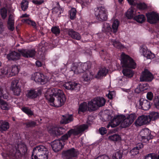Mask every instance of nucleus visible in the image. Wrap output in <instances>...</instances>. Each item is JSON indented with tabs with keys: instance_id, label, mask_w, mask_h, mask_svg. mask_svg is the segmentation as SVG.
I'll return each instance as SVG.
<instances>
[{
	"instance_id": "de8ad7c7",
	"label": "nucleus",
	"mask_w": 159,
	"mask_h": 159,
	"mask_svg": "<svg viewBox=\"0 0 159 159\" xmlns=\"http://www.w3.org/2000/svg\"><path fill=\"white\" fill-rule=\"evenodd\" d=\"M134 11L132 9H129L126 14V16L129 19H132L134 17Z\"/></svg>"
},
{
	"instance_id": "ea45409f",
	"label": "nucleus",
	"mask_w": 159,
	"mask_h": 159,
	"mask_svg": "<svg viewBox=\"0 0 159 159\" xmlns=\"http://www.w3.org/2000/svg\"><path fill=\"white\" fill-rule=\"evenodd\" d=\"M63 12V10L60 7H55L52 9V12L53 14H56L57 16H59Z\"/></svg>"
},
{
	"instance_id": "e2e57ef3",
	"label": "nucleus",
	"mask_w": 159,
	"mask_h": 159,
	"mask_svg": "<svg viewBox=\"0 0 159 159\" xmlns=\"http://www.w3.org/2000/svg\"><path fill=\"white\" fill-rule=\"evenodd\" d=\"M48 153L39 156H36V159H48Z\"/></svg>"
},
{
	"instance_id": "3c124183",
	"label": "nucleus",
	"mask_w": 159,
	"mask_h": 159,
	"mask_svg": "<svg viewBox=\"0 0 159 159\" xmlns=\"http://www.w3.org/2000/svg\"><path fill=\"white\" fill-rule=\"evenodd\" d=\"M22 111L28 115L32 116L33 115L32 111L27 107H23L22 108Z\"/></svg>"
},
{
	"instance_id": "f8f14e48",
	"label": "nucleus",
	"mask_w": 159,
	"mask_h": 159,
	"mask_svg": "<svg viewBox=\"0 0 159 159\" xmlns=\"http://www.w3.org/2000/svg\"><path fill=\"white\" fill-rule=\"evenodd\" d=\"M20 84L19 80H15L11 82V87L15 95L19 96L21 92Z\"/></svg>"
},
{
	"instance_id": "bb28decb",
	"label": "nucleus",
	"mask_w": 159,
	"mask_h": 159,
	"mask_svg": "<svg viewBox=\"0 0 159 159\" xmlns=\"http://www.w3.org/2000/svg\"><path fill=\"white\" fill-rule=\"evenodd\" d=\"M148 116V120L150 122L151 121H154L159 118V113L152 111L151 112Z\"/></svg>"
},
{
	"instance_id": "4be33fe9",
	"label": "nucleus",
	"mask_w": 159,
	"mask_h": 159,
	"mask_svg": "<svg viewBox=\"0 0 159 159\" xmlns=\"http://www.w3.org/2000/svg\"><path fill=\"white\" fill-rule=\"evenodd\" d=\"M89 108L92 109V107H89V102L88 103V105L85 102H84L81 103L79 106L78 111L79 112H84L87 111H88L89 112H92L93 111H90Z\"/></svg>"
},
{
	"instance_id": "79ce46f5",
	"label": "nucleus",
	"mask_w": 159,
	"mask_h": 159,
	"mask_svg": "<svg viewBox=\"0 0 159 159\" xmlns=\"http://www.w3.org/2000/svg\"><path fill=\"white\" fill-rule=\"evenodd\" d=\"M0 104H1V107L2 109L8 110L9 109V106L7 103L2 99H0Z\"/></svg>"
},
{
	"instance_id": "58836bf2",
	"label": "nucleus",
	"mask_w": 159,
	"mask_h": 159,
	"mask_svg": "<svg viewBox=\"0 0 159 159\" xmlns=\"http://www.w3.org/2000/svg\"><path fill=\"white\" fill-rule=\"evenodd\" d=\"M102 30L105 33H107L112 31V30L109 23L105 22L103 25Z\"/></svg>"
},
{
	"instance_id": "a19ab883",
	"label": "nucleus",
	"mask_w": 159,
	"mask_h": 159,
	"mask_svg": "<svg viewBox=\"0 0 159 159\" xmlns=\"http://www.w3.org/2000/svg\"><path fill=\"white\" fill-rule=\"evenodd\" d=\"M135 20L138 22L142 23L145 20V16L143 15H139L134 17Z\"/></svg>"
},
{
	"instance_id": "7ed1b4c3",
	"label": "nucleus",
	"mask_w": 159,
	"mask_h": 159,
	"mask_svg": "<svg viewBox=\"0 0 159 159\" xmlns=\"http://www.w3.org/2000/svg\"><path fill=\"white\" fill-rule=\"evenodd\" d=\"M121 64L123 67L132 69H135L136 66V64L133 59L124 53L121 55Z\"/></svg>"
},
{
	"instance_id": "ddd939ff",
	"label": "nucleus",
	"mask_w": 159,
	"mask_h": 159,
	"mask_svg": "<svg viewBox=\"0 0 159 159\" xmlns=\"http://www.w3.org/2000/svg\"><path fill=\"white\" fill-rule=\"evenodd\" d=\"M21 55L26 58L33 57L35 55L36 52L34 49H21L18 50Z\"/></svg>"
},
{
	"instance_id": "4468645a",
	"label": "nucleus",
	"mask_w": 159,
	"mask_h": 159,
	"mask_svg": "<svg viewBox=\"0 0 159 159\" xmlns=\"http://www.w3.org/2000/svg\"><path fill=\"white\" fill-rule=\"evenodd\" d=\"M149 122L148 116L142 115L138 117L135 120L134 124L136 126H141Z\"/></svg>"
},
{
	"instance_id": "680f3d73",
	"label": "nucleus",
	"mask_w": 159,
	"mask_h": 159,
	"mask_svg": "<svg viewBox=\"0 0 159 159\" xmlns=\"http://www.w3.org/2000/svg\"><path fill=\"white\" fill-rule=\"evenodd\" d=\"M1 15L2 18L4 19L7 16V11L5 8H2L1 10Z\"/></svg>"
},
{
	"instance_id": "a878e982",
	"label": "nucleus",
	"mask_w": 159,
	"mask_h": 159,
	"mask_svg": "<svg viewBox=\"0 0 159 159\" xmlns=\"http://www.w3.org/2000/svg\"><path fill=\"white\" fill-rule=\"evenodd\" d=\"M122 72L123 75L126 78H131L133 76L134 74V72L133 70L126 68L123 69L122 71Z\"/></svg>"
},
{
	"instance_id": "7c9ffc66",
	"label": "nucleus",
	"mask_w": 159,
	"mask_h": 159,
	"mask_svg": "<svg viewBox=\"0 0 159 159\" xmlns=\"http://www.w3.org/2000/svg\"><path fill=\"white\" fill-rule=\"evenodd\" d=\"M9 128V123L4 121L1 123L0 125V131L2 132L7 130Z\"/></svg>"
},
{
	"instance_id": "052dcab7",
	"label": "nucleus",
	"mask_w": 159,
	"mask_h": 159,
	"mask_svg": "<svg viewBox=\"0 0 159 159\" xmlns=\"http://www.w3.org/2000/svg\"><path fill=\"white\" fill-rule=\"evenodd\" d=\"M70 136V130L68 131L67 134H66L63 135L61 137V139L60 140L62 141V143L63 142L68 139V137Z\"/></svg>"
},
{
	"instance_id": "8fccbe9b",
	"label": "nucleus",
	"mask_w": 159,
	"mask_h": 159,
	"mask_svg": "<svg viewBox=\"0 0 159 159\" xmlns=\"http://www.w3.org/2000/svg\"><path fill=\"white\" fill-rule=\"evenodd\" d=\"M9 67H2L0 69V75H6L8 74Z\"/></svg>"
},
{
	"instance_id": "c03bdc74",
	"label": "nucleus",
	"mask_w": 159,
	"mask_h": 159,
	"mask_svg": "<svg viewBox=\"0 0 159 159\" xmlns=\"http://www.w3.org/2000/svg\"><path fill=\"white\" fill-rule=\"evenodd\" d=\"M28 2L27 1L23 0L21 3V7L22 10L23 11L26 10L28 7Z\"/></svg>"
},
{
	"instance_id": "dca6fc26",
	"label": "nucleus",
	"mask_w": 159,
	"mask_h": 159,
	"mask_svg": "<svg viewBox=\"0 0 159 159\" xmlns=\"http://www.w3.org/2000/svg\"><path fill=\"white\" fill-rule=\"evenodd\" d=\"M122 116H117L114 117L111 120V122L107 125V127L109 128L110 126L112 128H115L119 125L122 118Z\"/></svg>"
},
{
	"instance_id": "0eeeda50",
	"label": "nucleus",
	"mask_w": 159,
	"mask_h": 159,
	"mask_svg": "<svg viewBox=\"0 0 159 159\" xmlns=\"http://www.w3.org/2000/svg\"><path fill=\"white\" fill-rule=\"evenodd\" d=\"M141 139L143 142L147 143L150 140L153 139L154 136L152 134L151 131L148 128L142 130L140 132Z\"/></svg>"
},
{
	"instance_id": "f704fd0d",
	"label": "nucleus",
	"mask_w": 159,
	"mask_h": 159,
	"mask_svg": "<svg viewBox=\"0 0 159 159\" xmlns=\"http://www.w3.org/2000/svg\"><path fill=\"white\" fill-rule=\"evenodd\" d=\"M111 42L114 47L119 49H122L124 48V46L120 42L116 40H112Z\"/></svg>"
},
{
	"instance_id": "20e7f679",
	"label": "nucleus",
	"mask_w": 159,
	"mask_h": 159,
	"mask_svg": "<svg viewBox=\"0 0 159 159\" xmlns=\"http://www.w3.org/2000/svg\"><path fill=\"white\" fill-rule=\"evenodd\" d=\"M106 100L103 97H97L89 102V107H92V109L89 108L90 111H94L97 110L98 107L104 106Z\"/></svg>"
},
{
	"instance_id": "f03ea898",
	"label": "nucleus",
	"mask_w": 159,
	"mask_h": 159,
	"mask_svg": "<svg viewBox=\"0 0 159 159\" xmlns=\"http://www.w3.org/2000/svg\"><path fill=\"white\" fill-rule=\"evenodd\" d=\"M91 66V63L90 61H87L81 64L73 62L70 68V72L75 74L83 73L84 71L90 69Z\"/></svg>"
},
{
	"instance_id": "412c9836",
	"label": "nucleus",
	"mask_w": 159,
	"mask_h": 159,
	"mask_svg": "<svg viewBox=\"0 0 159 159\" xmlns=\"http://www.w3.org/2000/svg\"><path fill=\"white\" fill-rule=\"evenodd\" d=\"M65 129L62 127H54L52 128L51 133L53 136H58L63 134Z\"/></svg>"
},
{
	"instance_id": "338daca9",
	"label": "nucleus",
	"mask_w": 159,
	"mask_h": 159,
	"mask_svg": "<svg viewBox=\"0 0 159 159\" xmlns=\"http://www.w3.org/2000/svg\"><path fill=\"white\" fill-rule=\"evenodd\" d=\"M153 97V94L151 92H148L147 94V98L150 100H151Z\"/></svg>"
},
{
	"instance_id": "72a5a7b5",
	"label": "nucleus",
	"mask_w": 159,
	"mask_h": 159,
	"mask_svg": "<svg viewBox=\"0 0 159 159\" xmlns=\"http://www.w3.org/2000/svg\"><path fill=\"white\" fill-rule=\"evenodd\" d=\"M119 24L120 22L117 19L113 21L111 28L112 31L114 33L117 32Z\"/></svg>"
},
{
	"instance_id": "4d7b16f0",
	"label": "nucleus",
	"mask_w": 159,
	"mask_h": 159,
	"mask_svg": "<svg viewBox=\"0 0 159 159\" xmlns=\"http://www.w3.org/2000/svg\"><path fill=\"white\" fill-rule=\"evenodd\" d=\"M11 72L12 73L13 75H14L17 74L19 72L18 66L16 65L12 66L11 69Z\"/></svg>"
},
{
	"instance_id": "9d476101",
	"label": "nucleus",
	"mask_w": 159,
	"mask_h": 159,
	"mask_svg": "<svg viewBox=\"0 0 159 159\" xmlns=\"http://www.w3.org/2000/svg\"><path fill=\"white\" fill-rule=\"evenodd\" d=\"M153 79V75L147 69H145L141 75L140 80L141 82L152 81Z\"/></svg>"
},
{
	"instance_id": "6e6d98bb",
	"label": "nucleus",
	"mask_w": 159,
	"mask_h": 159,
	"mask_svg": "<svg viewBox=\"0 0 159 159\" xmlns=\"http://www.w3.org/2000/svg\"><path fill=\"white\" fill-rule=\"evenodd\" d=\"M52 32L56 35H58L60 33V30L58 27L54 26L51 29Z\"/></svg>"
},
{
	"instance_id": "69168bd1",
	"label": "nucleus",
	"mask_w": 159,
	"mask_h": 159,
	"mask_svg": "<svg viewBox=\"0 0 159 159\" xmlns=\"http://www.w3.org/2000/svg\"><path fill=\"white\" fill-rule=\"evenodd\" d=\"M153 155V153H149L145 157L144 159H155Z\"/></svg>"
},
{
	"instance_id": "c85d7f7f",
	"label": "nucleus",
	"mask_w": 159,
	"mask_h": 159,
	"mask_svg": "<svg viewBox=\"0 0 159 159\" xmlns=\"http://www.w3.org/2000/svg\"><path fill=\"white\" fill-rule=\"evenodd\" d=\"M91 74L89 73V74L86 73H84L81 78V80L82 82L84 84H86L88 83H89L91 79Z\"/></svg>"
},
{
	"instance_id": "e433bc0d",
	"label": "nucleus",
	"mask_w": 159,
	"mask_h": 159,
	"mask_svg": "<svg viewBox=\"0 0 159 159\" xmlns=\"http://www.w3.org/2000/svg\"><path fill=\"white\" fill-rule=\"evenodd\" d=\"M72 29H70V36L72 38L77 40H80L81 39V36L80 34L76 32L73 31Z\"/></svg>"
},
{
	"instance_id": "a211bd4d",
	"label": "nucleus",
	"mask_w": 159,
	"mask_h": 159,
	"mask_svg": "<svg viewBox=\"0 0 159 159\" xmlns=\"http://www.w3.org/2000/svg\"><path fill=\"white\" fill-rule=\"evenodd\" d=\"M140 51L142 52L143 56L147 59H151L155 56L154 54L152 53L151 51L148 50L147 48L144 46L141 48Z\"/></svg>"
},
{
	"instance_id": "cd10ccee",
	"label": "nucleus",
	"mask_w": 159,
	"mask_h": 159,
	"mask_svg": "<svg viewBox=\"0 0 159 159\" xmlns=\"http://www.w3.org/2000/svg\"><path fill=\"white\" fill-rule=\"evenodd\" d=\"M70 121V115L66 114L62 116L60 119V123L61 124H66L69 123Z\"/></svg>"
},
{
	"instance_id": "864d4df0",
	"label": "nucleus",
	"mask_w": 159,
	"mask_h": 159,
	"mask_svg": "<svg viewBox=\"0 0 159 159\" xmlns=\"http://www.w3.org/2000/svg\"><path fill=\"white\" fill-rule=\"evenodd\" d=\"M24 125H25L27 128H29L34 127L36 125V123L34 121H30L24 123Z\"/></svg>"
},
{
	"instance_id": "39448f33",
	"label": "nucleus",
	"mask_w": 159,
	"mask_h": 159,
	"mask_svg": "<svg viewBox=\"0 0 159 159\" xmlns=\"http://www.w3.org/2000/svg\"><path fill=\"white\" fill-rule=\"evenodd\" d=\"M95 14L97 19L100 21H103L107 19V12L103 6L98 7Z\"/></svg>"
},
{
	"instance_id": "13d9d810",
	"label": "nucleus",
	"mask_w": 159,
	"mask_h": 159,
	"mask_svg": "<svg viewBox=\"0 0 159 159\" xmlns=\"http://www.w3.org/2000/svg\"><path fill=\"white\" fill-rule=\"evenodd\" d=\"M8 28L9 29L11 30V31H13L14 29V20H8Z\"/></svg>"
},
{
	"instance_id": "a18cd8bd",
	"label": "nucleus",
	"mask_w": 159,
	"mask_h": 159,
	"mask_svg": "<svg viewBox=\"0 0 159 159\" xmlns=\"http://www.w3.org/2000/svg\"><path fill=\"white\" fill-rule=\"evenodd\" d=\"M77 11L76 8H72L70 10V19H74L76 16Z\"/></svg>"
},
{
	"instance_id": "9b49d317",
	"label": "nucleus",
	"mask_w": 159,
	"mask_h": 159,
	"mask_svg": "<svg viewBox=\"0 0 159 159\" xmlns=\"http://www.w3.org/2000/svg\"><path fill=\"white\" fill-rule=\"evenodd\" d=\"M137 106L138 108L145 111L148 110L151 107L150 102L143 98H140Z\"/></svg>"
},
{
	"instance_id": "1a4fd4ad",
	"label": "nucleus",
	"mask_w": 159,
	"mask_h": 159,
	"mask_svg": "<svg viewBox=\"0 0 159 159\" xmlns=\"http://www.w3.org/2000/svg\"><path fill=\"white\" fill-rule=\"evenodd\" d=\"M146 15L148 21L151 24L156 23L159 20L158 14L154 12H148L146 13Z\"/></svg>"
},
{
	"instance_id": "2eb2a0df",
	"label": "nucleus",
	"mask_w": 159,
	"mask_h": 159,
	"mask_svg": "<svg viewBox=\"0 0 159 159\" xmlns=\"http://www.w3.org/2000/svg\"><path fill=\"white\" fill-rule=\"evenodd\" d=\"M62 141L59 140H56L51 143V146L54 151L57 152L63 148Z\"/></svg>"
},
{
	"instance_id": "4c0bfd02",
	"label": "nucleus",
	"mask_w": 159,
	"mask_h": 159,
	"mask_svg": "<svg viewBox=\"0 0 159 159\" xmlns=\"http://www.w3.org/2000/svg\"><path fill=\"white\" fill-rule=\"evenodd\" d=\"M123 154V152L122 151H118L113 154L112 159H121Z\"/></svg>"
},
{
	"instance_id": "49530a36",
	"label": "nucleus",
	"mask_w": 159,
	"mask_h": 159,
	"mask_svg": "<svg viewBox=\"0 0 159 159\" xmlns=\"http://www.w3.org/2000/svg\"><path fill=\"white\" fill-rule=\"evenodd\" d=\"M62 157L64 159H69L70 149L63 151L62 153Z\"/></svg>"
},
{
	"instance_id": "c756f323",
	"label": "nucleus",
	"mask_w": 159,
	"mask_h": 159,
	"mask_svg": "<svg viewBox=\"0 0 159 159\" xmlns=\"http://www.w3.org/2000/svg\"><path fill=\"white\" fill-rule=\"evenodd\" d=\"M135 6H136L138 9L140 11H145L148 9V5L144 2L136 3Z\"/></svg>"
},
{
	"instance_id": "f257e3e1",
	"label": "nucleus",
	"mask_w": 159,
	"mask_h": 159,
	"mask_svg": "<svg viewBox=\"0 0 159 159\" xmlns=\"http://www.w3.org/2000/svg\"><path fill=\"white\" fill-rule=\"evenodd\" d=\"M55 91V93L52 92V93L45 94L46 99L50 103L52 106L60 107L63 105L66 101L65 95L60 90H58L57 89Z\"/></svg>"
},
{
	"instance_id": "774afa93",
	"label": "nucleus",
	"mask_w": 159,
	"mask_h": 159,
	"mask_svg": "<svg viewBox=\"0 0 159 159\" xmlns=\"http://www.w3.org/2000/svg\"><path fill=\"white\" fill-rule=\"evenodd\" d=\"M95 159H110L109 157L106 155H103L101 157H98Z\"/></svg>"
},
{
	"instance_id": "423d86ee",
	"label": "nucleus",
	"mask_w": 159,
	"mask_h": 159,
	"mask_svg": "<svg viewBox=\"0 0 159 159\" xmlns=\"http://www.w3.org/2000/svg\"><path fill=\"white\" fill-rule=\"evenodd\" d=\"M91 125V122L88 120L86 124H83L80 125L76 129H70V135L71 134L75 136L78 135L87 129L88 127Z\"/></svg>"
},
{
	"instance_id": "aec40b11",
	"label": "nucleus",
	"mask_w": 159,
	"mask_h": 159,
	"mask_svg": "<svg viewBox=\"0 0 159 159\" xmlns=\"http://www.w3.org/2000/svg\"><path fill=\"white\" fill-rule=\"evenodd\" d=\"M20 53L15 52L12 51L7 55V58L9 60L15 61L19 59Z\"/></svg>"
},
{
	"instance_id": "603ef678",
	"label": "nucleus",
	"mask_w": 159,
	"mask_h": 159,
	"mask_svg": "<svg viewBox=\"0 0 159 159\" xmlns=\"http://www.w3.org/2000/svg\"><path fill=\"white\" fill-rule=\"evenodd\" d=\"M99 53L101 57L103 60L105 59L107 56V53L105 50H102L100 51Z\"/></svg>"
},
{
	"instance_id": "c9c22d12",
	"label": "nucleus",
	"mask_w": 159,
	"mask_h": 159,
	"mask_svg": "<svg viewBox=\"0 0 159 159\" xmlns=\"http://www.w3.org/2000/svg\"><path fill=\"white\" fill-rule=\"evenodd\" d=\"M8 93L6 90H3L2 87H0V99H2V98L4 99H7L8 98Z\"/></svg>"
},
{
	"instance_id": "37998d69",
	"label": "nucleus",
	"mask_w": 159,
	"mask_h": 159,
	"mask_svg": "<svg viewBox=\"0 0 159 159\" xmlns=\"http://www.w3.org/2000/svg\"><path fill=\"white\" fill-rule=\"evenodd\" d=\"M109 139L113 141H117L121 139V137L118 134H115L109 136Z\"/></svg>"
},
{
	"instance_id": "09e8293b",
	"label": "nucleus",
	"mask_w": 159,
	"mask_h": 159,
	"mask_svg": "<svg viewBox=\"0 0 159 159\" xmlns=\"http://www.w3.org/2000/svg\"><path fill=\"white\" fill-rule=\"evenodd\" d=\"M145 84H140L139 87H137L135 90V92L137 93H139L140 91H143L146 90L147 88L145 87Z\"/></svg>"
},
{
	"instance_id": "6e6552de",
	"label": "nucleus",
	"mask_w": 159,
	"mask_h": 159,
	"mask_svg": "<svg viewBox=\"0 0 159 159\" xmlns=\"http://www.w3.org/2000/svg\"><path fill=\"white\" fill-rule=\"evenodd\" d=\"M45 152V154L48 153L47 149L44 146L40 145L34 148L32 154V159H36L37 155H39L42 152Z\"/></svg>"
},
{
	"instance_id": "0e129e2a",
	"label": "nucleus",
	"mask_w": 159,
	"mask_h": 159,
	"mask_svg": "<svg viewBox=\"0 0 159 159\" xmlns=\"http://www.w3.org/2000/svg\"><path fill=\"white\" fill-rule=\"evenodd\" d=\"M99 133L102 135L106 134L107 130L106 128L105 127H102L99 129Z\"/></svg>"
},
{
	"instance_id": "bf43d9fd",
	"label": "nucleus",
	"mask_w": 159,
	"mask_h": 159,
	"mask_svg": "<svg viewBox=\"0 0 159 159\" xmlns=\"http://www.w3.org/2000/svg\"><path fill=\"white\" fill-rule=\"evenodd\" d=\"M154 103L155 107L159 109V95L155 97L154 100Z\"/></svg>"
},
{
	"instance_id": "5fc2aeb1",
	"label": "nucleus",
	"mask_w": 159,
	"mask_h": 159,
	"mask_svg": "<svg viewBox=\"0 0 159 159\" xmlns=\"http://www.w3.org/2000/svg\"><path fill=\"white\" fill-rule=\"evenodd\" d=\"M136 117V114L134 113L130 114L127 118L129 119L131 122L133 123Z\"/></svg>"
},
{
	"instance_id": "2f4dec72",
	"label": "nucleus",
	"mask_w": 159,
	"mask_h": 159,
	"mask_svg": "<svg viewBox=\"0 0 159 159\" xmlns=\"http://www.w3.org/2000/svg\"><path fill=\"white\" fill-rule=\"evenodd\" d=\"M79 152L78 150L72 148L70 149V159L72 158L75 159L77 158Z\"/></svg>"
},
{
	"instance_id": "b1692460",
	"label": "nucleus",
	"mask_w": 159,
	"mask_h": 159,
	"mask_svg": "<svg viewBox=\"0 0 159 159\" xmlns=\"http://www.w3.org/2000/svg\"><path fill=\"white\" fill-rule=\"evenodd\" d=\"M143 145L142 143H139L136 145L130 151V153L133 156H134L138 154L139 150L143 148Z\"/></svg>"
},
{
	"instance_id": "6ab92c4d",
	"label": "nucleus",
	"mask_w": 159,
	"mask_h": 159,
	"mask_svg": "<svg viewBox=\"0 0 159 159\" xmlns=\"http://www.w3.org/2000/svg\"><path fill=\"white\" fill-rule=\"evenodd\" d=\"M41 93V91L40 90H31L28 92L26 95L28 98L33 99L39 96Z\"/></svg>"
},
{
	"instance_id": "393cba45",
	"label": "nucleus",
	"mask_w": 159,
	"mask_h": 159,
	"mask_svg": "<svg viewBox=\"0 0 159 159\" xmlns=\"http://www.w3.org/2000/svg\"><path fill=\"white\" fill-rule=\"evenodd\" d=\"M118 116H121L123 117L120 124H121V126L122 128H125L129 126L132 123L131 122L128 118H125V116L122 115H119Z\"/></svg>"
},
{
	"instance_id": "473e14b6",
	"label": "nucleus",
	"mask_w": 159,
	"mask_h": 159,
	"mask_svg": "<svg viewBox=\"0 0 159 159\" xmlns=\"http://www.w3.org/2000/svg\"><path fill=\"white\" fill-rule=\"evenodd\" d=\"M80 85L76 82H72L70 81V90H74L78 91L80 90Z\"/></svg>"
},
{
	"instance_id": "5701e85b",
	"label": "nucleus",
	"mask_w": 159,
	"mask_h": 159,
	"mask_svg": "<svg viewBox=\"0 0 159 159\" xmlns=\"http://www.w3.org/2000/svg\"><path fill=\"white\" fill-rule=\"evenodd\" d=\"M108 72V70L106 67L101 68L99 70L95 77L98 79H101L105 76Z\"/></svg>"
},
{
	"instance_id": "f3484780",
	"label": "nucleus",
	"mask_w": 159,
	"mask_h": 159,
	"mask_svg": "<svg viewBox=\"0 0 159 159\" xmlns=\"http://www.w3.org/2000/svg\"><path fill=\"white\" fill-rule=\"evenodd\" d=\"M34 80L36 82L41 84H44L47 81V79L45 76L40 73H36L34 74Z\"/></svg>"
}]
</instances>
